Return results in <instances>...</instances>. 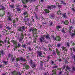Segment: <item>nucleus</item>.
Masks as SVG:
<instances>
[{
  "mask_svg": "<svg viewBox=\"0 0 75 75\" xmlns=\"http://www.w3.org/2000/svg\"><path fill=\"white\" fill-rule=\"evenodd\" d=\"M61 4H64V5H66V4L65 3V2L64 1H61Z\"/></svg>",
  "mask_w": 75,
  "mask_h": 75,
  "instance_id": "nucleus-23",
  "label": "nucleus"
},
{
  "mask_svg": "<svg viewBox=\"0 0 75 75\" xmlns=\"http://www.w3.org/2000/svg\"><path fill=\"white\" fill-rule=\"evenodd\" d=\"M56 28L57 29H58V31H59V29H60V30H61V27L59 26H56Z\"/></svg>",
  "mask_w": 75,
  "mask_h": 75,
  "instance_id": "nucleus-22",
  "label": "nucleus"
},
{
  "mask_svg": "<svg viewBox=\"0 0 75 75\" xmlns=\"http://www.w3.org/2000/svg\"><path fill=\"white\" fill-rule=\"evenodd\" d=\"M19 0L20 1V0ZM23 2H24L25 0L26 1V2L27 3V2L28 1V2L31 3V2H34V1H35L36 0H21Z\"/></svg>",
  "mask_w": 75,
  "mask_h": 75,
  "instance_id": "nucleus-5",
  "label": "nucleus"
},
{
  "mask_svg": "<svg viewBox=\"0 0 75 75\" xmlns=\"http://www.w3.org/2000/svg\"><path fill=\"white\" fill-rule=\"evenodd\" d=\"M58 61L60 62H61V61H62V60H61V59H59L58 58Z\"/></svg>",
  "mask_w": 75,
  "mask_h": 75,
  "instance_id": "nucleus-34",
  "label": "nucleus"
},
{
  "mask_svg": "<svg viewBox=\"0 0 75 75\" xmlns=\"http://www.w3.org/2000/svg\"><path fill=\"white\" fill-rule=\"evenodd\" d=\"M35 17L36 20H38V17L37 16V15L36 14H35Z\"/></svg>",
  "mask_w": 75,
  "mask_h": 75,
  "instance_id": "nucleus-32",
  "label": "nucleus"
},
{
  "mask_svg": "<svg viewBox=\"0 0 75 75\" xmlns=\"http://www.w3.org/2000/svg\"><path fill=\"white\" fill-rule=\"evenodd\" d=\"M62 71H60L59 72V74H62Z\"/></svg>",
  "mask_w": 75,
  "mask_h": 75,
  "instance_id": "nucleus-60",
  "label": "nucleus"
},
{
  "mask_svg": "<svg viewBox=\"0 0 75 75\" xmlns=\"http://www.w3.org/2000/svg\"><path fill=\"white\" fill-rule=\"evenodd\" d=\"M11 58H12V61H14V58H13V57H12Z\"/></svg>",
  "mask_w": 75,
  "mask_h": 75,
  "instance_id": "nucleus-49",
  "label": "nucleus"
},
{
  "mask_svg": "<svg viewBox=\"0 0 75 75\" xmlns=\"http://www.w3.org/2000/svg\"><path fill=\"white\" fill-rule=\"evenodd\" d=\"M71 44H73L74 45H75V44L74 43H73V42L72 41H71Z\"/></svg>",
  "mask_w": 75,
  "mask_h": 75,
  "instance_id": "nucleus-51",
  "label": "nucleus"
},
{
  "mask_svg": "<svg viewBox=\"0 0 75 75\" xmlns=\"http://www.w3.org/2000/svg\"><path fill=\"white\" fill-rule=\"evenodd\" d=\"M40 65L41 66H43V64H44V62L42 61H40Z\"/></svg>",
  "mask_w": 75,
  "mask_h": 75,
  "instance_id": "nucleus-30",
  "label": "nucleus"
},
{
  "mask_svg": "<svg viewBox=\"0 0 75 75\" xmlns=\"http://www.w3.org/2000/svg\"><path fill=\"white\" fill-rule=\"evenodd\" d=\"M4 54V52H3V50H1L0 52V57L1 56V55H2V56H3V55Z\"/></svg>",
  "mask_w": 75,
  "mask_h": 75,
  "instance_id": "nucleus-16",
  "label": "nucleus"
},
{
  "mask_svg": "<svg viewBox=\"0 0 75 75\" xmlns=\"http://www.w3.org/2000/svg\"><path fill=\"white\" fill-rule=\"evenodd\" d=\"M8 20H10V21H11V20H12L11 19L10 17H8Z\"/></svg>",
  "mask_w": 75,
  "mask_h": 75,
  "instance_id": "nucleus-36",
  "label": "nucleus"
},
{
  "mask_svg": "<svg viewBox=\"0 0 75 75\" xmlns=\"http://www.w3.org/2000/svg\"><path fill=\"white\" fill-rule=\"evenodd\" d=\"M52 24H53V23H52V22H50L49 24V26H52Z\"/></svg>",
  "mask_w": 75,
  "mask_h": 75,
  "instance_id": "nucleus-28",
  "label": "nucleus"
},
{
  "mask_svg": "<svg viewBox=\"0 0 75 75\" xmlns=\"http://www.w3.org/2000/svg\"><path fill=\"white\" fill-rule=\"evenodd\" d=\"M25 26H23L22 27H21L19 29V31H21V33H23V31H24V30H25Z\"/></svg>",
  "mask_w": 75,
  "mask_h": 75,
  "instance_id": "nucleus-3",
  "label": "nucleus"
},
{
  "mask_svg": "<svg viewBox=\"0 0 75 75\" xmlns=\"http://www.w3.org/2000/svg\"><path fill=\"white\" fill-rule=\"evenodd\" d=\"M57 6L58 7H59V8H61V5H59Z\"/></svg>",
  "mask_w": 75,
  "mask_h": 75,
  "instance_id": "nucleus-47",
  "label": "nucleus"
},
{
  "mask_svg": "<svg viewBox=\"0 0 75 75\" xmlns=\"http://www.w3.org/2000/svg\"><path fill=\"white\" fill-rule=\"evenodd\" d=\"M66 49V48L65 47H63V50H64Z\"/></svg>",
  "mask_w": 75,
  "mask_h": 75,
  "instance_id": "nucleus-55",
  "label": "nucleus"
},
{
  "mask_svg": "<svg viewBox=\"0 0 75 75\" xmlns=\"http://www.w3.org/2000/svg\"><path fill=\"white\" fill-rule=\"evenodd\" d=\"M53 39L56 41H59L61 40V38H60L59 36H57L56 38H53Z\"/></svg>",
  "mask_w": 75,
  "mask_h": 75,
  "instance_id": "nucleus-7",
  "label": "nucleus"
},
{
  "mask_svg": "<svg viewBox=\"0 0 75 75\" xmlns=\"http://www.w3.org/2000/svg\"><path fill=\"white\" fill-rule=\"evenodd\" d=\"M20 7L19 6H18L16 8V9H17V10L18 11H21V9L18 8V7Z\"/></svg>",
  "mask_w": 75,
  "mask_h": 75,
  "instance_id": "nucleus-19",
  "label": "nucleus"
},
{
  "mask_svg": "<svg viewBox=\"0 0 75 75\" xmlns=\"http://www.w3.org/2000/svg\"><path fill=\"white\" fill-rule=\"evenodd\" d=\"M3 62L4 63V64H7V62L4 61Z\"/></svg>",
  "mask_w": 75,
  "mask_h": 75,
  "instance_id": "nucleus-40",
  "label": "nucleus"
},
{
  "mask_svg": "<svg viewBox=\"0 0 75 75\" xmlns=\"http://www.w3.org/2000/svg\"><path fill=\"white\" fill-rule=\"evenodd\" d=\"M45 38L46 39H50V37L49 36V35H46L45 36Z\"/></svg>",
  "mask_w": 75,
  "mask_h": 75,
  "instance_id": "nucleus-20",
  "label": "nucleus"
},
{
  "mask_svg": "<svg viewBox=\"0 0 75 75\" xmlns=\"http://www.w3.org/2000/svg\"><path fill=\"white\" fill-rule=\"evenodd\" d=\"M2 65L1 64H0V68H1L2 67Z\"/></svg>",
  "mask_w": 75,
  "mask_h": 75,
  "instance_id": "nucleus-59",
  "label": "nucleus"
},
{
  "mask_svg": "<svg viewBox=\"0 0 75 75\" xmlns=\"http://www.w3.org/2000/svg\"><path fill=\"white\" fill-rule=\"evenodd\" d=\"M19 75H21V73H20V72H19Z\"/></svg>",
  "mask_w": 75,
  "mask_h": 75,
  "instance_id": "nucleus-62",
  "label": "nucleus"
},
{
  "mask_svg": "<svg viewBox=\"0 0 75 75\" xmlns=\"http://www.w3.org/2000/svg\"><path fill=\"white\" fill-rule=\"evenodd\" d=\"M34 63V62H33V60H30L29 61V63L30 64V65H31V64H32Z\"/></svg>",
  "mask_w": 75,
  "mask_h": 75,
  "instance_id": "nucleus-27",
  "label": "nucleus"
},
{
  "mask_svg": "<svg viewBox=\"0 0 75 75\" xmlns=\"http://www.w3.org/2000/svg\"><path fill=\"white\" fill-rule=\"evenodd\" d=\"M44 37H41V38H40L39 39V40L41 42V43H43L44 42Z\"/></svg>",
  "mask_w": 75,
  "mask_h": 75,
  "instance_id": "nucleus-8",
  "label": "nucleus"
},
{
  "mask_svg": "<svg viewBox=\"0 0 75 75\" xmlns=\"http://www.w3.org/2000/svg\"><path fill=\"white\" fill-rule=\"evenodd\" d=\"M47 7L48 9H45V13H50L49 10H51L53 8L55 9L56 8V6L55 5H48Z\"/></svg>",
  "mask_w": 75,
  "mask_h": 75,
  "instance_id": "nucleus-1",
  "label": "nucleus"
},
{
  "mask_svg": "<svg viewBox=\"0 0 75 75\" xmlns=\"http://www.w3.org/2000/svg\"><path fill=\"white\" fill-rule=\"evenodd\" d=\"M23 14L24 16H24V18H26V17H28V16H27L28 15V14L27 13V12L25 11L23 13Z\"/></svg>",
  "mask_w": 75,
  "mask_h": 75,
  "instance_id": "nucleus-10",
  "label": "nucleus"
},
{
  "mask_svg": "<svg viewBox=\"0 0 75 75\" xmlns=\"http://www.w3.org/2000/svg\"><path fill=\"white\" fill-rule=\"evenodd\" d=\"M71 57H74V54L72 52L71 54Z\"/></svg>",
  "mask_w": 75,
  "mask_h": 75,
  "instance_id": "nucleus-38",
  "label": "nucleus"
},
{
  "mask_svg": "<svg viewBox=\"0 0 75 75\" xmlns=\"http://www.w3.org/2000/svg\"><path fill=\"white\" fill-rule=\"evenodd\" d=\"M75 35V34L74 33H72L71 35V37H74V36Z\"/></svg>",
  "mask_w": 75,
  "mask_h": 75,
  "instance_id": "nucleus-37",
  "label": "nucleus"
},
{
  "mask_svg": "<svg viewBox=\"0 0 75 75\" xmlns=\"http://www.w3.org/2000/svg\"><path fill=\"white\" fill-rule=\"evenodd\" d=\"M61 44L59 43L57 44V47H58L59 48L61 47Z\"/></svg>",
  "mask_w": 75,
  "mask_h": 75,
  "instance_id": "nucleus-29",
  "label": "nucleus"
},
{
  "mask_svg": "<svg viewBox=\"0 0 75 75\" xmlns=\"http://www.w3.org/2000/svg\"><path fill=\"white\" fill-rule=\"evenodd\" d=\"M10 6L11 8H14V5H10Z\"/></svg>",
  "mask_w": 75,
  "mask_h": 75,
  "instance_id": "nucleus-35",
  "label": "nucleus"
},
{
  "mask_svg": "<svg viewBox=\"0 0 75 75\" xmlns=\"http://www.w3.org/2000/svg\"><path fill=\"white\" fill-rule=\"evenodd\" d=\"M25 68L26 69H30V66L28 65H26L25 66Z\"/></svg>",
  "mask_w": 75,
  "mask_h": 75,
  "instance_id": "nucleus-21",
  "label": "nucleus"
},
{
  "mask_svg": "<svg viewBox=\"0 0 75 75\" xmlns=\"http://www.w3.org/2000/svg\"><path fill=\"white\" fill-rule=\"evenodd\" d=\"M38 56H39V57H42V53L39 51L37 52Z\"/></svg>",
  "mask_w": 75,
  "mask_h": 75,
  "instance_id": "nucleus-12",
  "label": "nucleus"
},
{
  "mask_svg": "<svg viewBox=\"0 0 75 75\" xmlns=\"http://www.w3.org/2000/svg\"><path fill=\"white\" fill-rule=\"evenodd\" d=\"M73 1L74 3H75V0H73Z\"/></svg>",
  "mask_w": 75,
  "mask_h": 75,
  "instance_id": "nucleus-63",
  "label": "nucleus"
},
{
  "mask_svg": "<svg viewBox=\"0 0 75 75\" xmlns=\"http://www.w3.org/2000/svg\"><path fill=\"white\" fill-rule=\"evenodd\" d=\"M62 17H63V18H67V16L65 15L64 13H63L62 14Z\"/></svg>",
  "mask_w": 75,
  "mask_h": 75,
  "instance_id": "nucleus-18",
  "label": "nucleus"
},
{
  "mask_svg": "<svg viewBox=\"0 0 75 75\" xmlns=\"http://www.w3.org/2000/svg\"><path fill=\"white\" fill-rule=\"evenodd\" d=\"M37 31V29H36V28L33 29V28H32L30 29L29 30V32H30V33H31V31H32V33H33V34H36Z\"/></svg>",
  "mask_w": 75,
  "mask_h": 75,
  "instance_id": "nucleus-2",
  "label": "nucleus"
},
{
  "mask_svg": "<svg viewBox=\"0 0 75 75\" xmlns=\"http://www.w3.org/2000/svg\"><path fill=\"white\" fill-rule=\"evenodd\" d=\"M30 67L32 68H34L36 67V65L35 63H33L31 64H30Z\"/></svg>",
  "mask_w": 75,
  "mask_h": 75,
  "instance_id": "nucleus-9",
  "label": "nucleus"
},
{
  "mask_svg": "<svg viewBox=\"0 0 75 75\" xmlns=\"http://www.w3.org/2000/svg\"><path fill=\"white\" fill-rule=\"evenodd\" d=\"M23 46L24 48H25L26 47V46L25 45H23Z\"/></svg>",
  "mask_w": 75,
  "mask_h": 75,
  "instance_id": "nucleus-52",
  "label": "nucleus"
},
{
  "mask_svg": "<svg viewBox=\"0 0 75 75\" xmlns=\"http://www.w3.org/2000/svg\"><path fill=\"white\" fill-rule=\"evenodd\" d=\"M37 9H38V8H37V6H36L35 10H37Z\"/></svg>",
  "mask_w": 75,
  "mask_h": 75,
  "instance_id": "nucleus-57",
  "label": "nucleus"
},
{
  "mask_svg": "<svg viewBox=\"0 0 75 75\" xmlns=\"http://www.w3.org/2000/svg\"><path fill=\"white\" fill-rule=\"evenodd\" d=\"M56 52L57 55L59 56L60 55V52H59V50H58L57 49H56Z\"/></svg>",
  "mask_w": 75,
  "mask_h": 75,
  "instance_id": "nucleus-14",
  "label": "nucleus"
},
{
  "mask_svg": "<svg viewBox=\"0 0 75 75\" xmlns=\"http://www.w3.org/2000/svg\"><path fill=\"white\" fill-rule=\"evenodd\" d=\"M61 68H58L57 69V70H59V71H61Z\"/></svg>",
  "mask_w": 75,
  "mask_h": 75,
  "instance_id": "nucleus-48",
  "label": "nucleus"
},
{
  "mask_svg": "<svg viewBox=\"0 0 75 75\" xmlns=\"http://www.w3.org/2000/svg\"><path fill=\"white\" fill-rule=\"evenodd\" d=\"M20 45H20V44L18 43V47H20Z\"/></svg>",
  "mask_w": 75,
  "mask_h": 75,
  "instance_id": "nucleus-54",
  "label": "nucleus"
},
{
  "mask_svg": "<svg viewBox=\"0 0 75 75\" xmlns=\"http://www.w3.org/2000/svg\"><path fill=\"white\" fill-rule=\"evenodd\" d=\"M20 60L21 61L25 62L26 61V60L25 59H24L23 57H21L20 59L19 58H16L17 61H20Z\"/></svg>",
  "mask_w": 75,
  "mask_h": 75,
  "instance_id": "nucleus-4",
  "label": "nucleus"
},
{
  "mask_svg": "<svg viewBox=\"0 0 75 75\" xmlns=\"http://www.w3.org/2000/svg\"><path fill=\"white\" fill-rule=\"evenodd\" d=\"M61 32H62V33H64V34L66 33L65 31V29L64 28L62 29Z\"/></svg>",
  "mask_w": 75,
  "mask_h": 75,
  "instance_id": "nucleus-24",
  "label": "nucleus"
},
{
  "mask_svg": "<svg viewBox=\"0 0 75 75\" xmlns=\"http://www.w3.org/2000/svg\"><path fill=\"white\" fill-rule=\"evenodd\" d=\"M67 60H70V58H69V57H67Z\"/></svg>",
  "mask_w": 75,
  "mask_h": 75,
  "instance_id": "nucleus-50",
  "label": "nucleus"
},
{
  "mask_svg": "<svg viewBox=\"0 0 75 75\" xmlns=\"http://www.w3.org/2000/svg\"><path fill=\"white\" fill-rule=\"evenodd\" d=\"M27 6L26 5H24L23 6V7H24L25 8H26V7H27Z\"/></svg>",
  "mask_w": 75,
  "mask_h": 75,
  "instance_id": "nucleus-58",
  "label": "nucleus"
},
{
  "mask_svg": "<svg viewBox=\"0 0 75 75\" xmlns=\"http://www.w3.org/2000/svg\"><path fill=\"white\" fill-rule=\"evenodd\" d=\"M66 69H68V70L69 69V67H68V66H67L66 67Z\"/></svg>",
  "mask_w": 75,
  "mask_h": 75,
  "instance_id": "nucleus-46",
  "label": "nucleus"
},
{
  "mask_svg": "<svg viewBox=\"0 0 75 75\" xmlns=\"http://www.w3.org/2000/svg\"><path fill=\"white\" fill-rule=\"evenodd\" d=\"M28 48L29 49V51H31V50H32V49H33V48H31V47H29Z\"/></svg>",
  "mask_w": 75,
  "mask_h": 75,
  "instance_id": "nucleus-33",
  "label": "nucleus"
},
{
  "mask_svg": "<svg viewBox=\"0 0 75 75\" xmlns=\"http://www.w3.org/2000/svg\"><path fill=\"white\" fill-rule=\"evenodd\" d=\"M62 59H63V60H64V62H65V64H67L68 63V60H67V58H64V57H62Z\"/></svg>",
  "mask_w": 75,
  "mask_h": 75,
  "instance_id": "nucleus-6",
  "label": "nucleus"
},
{
  "mask_svg": "<svg viewBox=\"0 0 75 75\" xmlns=\"http://www.w3.org/2000/svg\"><path fill=\"white\" fill-rule=\"evenodd\" d=\"M71 10L73 11H75V9H74V8H71Z\"/></svg>",
  "mask_w": 75,
  "mask_h": 75,
  "instance_id": "nucleus-39",
  "label": "nucleus"
},
{
  "mask_svg": "<svg viewBox=\"0 0 75 75\" xmlns=\"http://www.w3.org/2000/svg\"><path fill=\"white\" fill-rule=\"evenodd\" d=\"M52 64H54V62H53V61H52Z\"/></svg>",
  "mask_w": 75,
  "mask_h": 75,
  "instance_id": "nucleus-61",
  "label": "nucleus"
},
{
  "mask_svg": "<svg viewBox=\"0 0 75 75\" xmlns=\"http://www.w3.org/2000/svg\"><path fill=\"white\" fill-rule=\"evenodd\" d=\"M63 69H65V67L64 66L63 67Z\"/></svg>",
  "mask_w": 75,
  "mask_h": 75,
  "instance_id": "nucleus-56",
  "label": "nucleus"
},
{
  "mask_svg": "<svg viewBox=\"0 0 75 75\" xmlns=\"http://www.w3.org/2000/svg\"><path fill=\"white\" fill-rule=\"evenodd\" d=\"M1 10H6V8L4 7L3 6L1 5Z\"/></svg>",
  "mask_w": 75,
  "mask_h": 75,
  "instance_id": "nucleus-17",
  "label": "nucleus"
},
{
  "mask_svg": "<svg viewBox=\"0 0 75 75\" xmlns=\"http://www.w3.org/2000/svg\"><path fill=\"white\" fill-rule=\"evenodd\" d=\"M60 13L61 11H60V10H59L58 11H57V14L58 15H59V14H60V16H61V13Z\"/></svg>",
  "mask_w": 75,
  "mask_h": 75,
  "instance_id": "nucleus-26",
  "label": "nucleus"
},
{
  "mask_svg": "<svg viewBox=\"0 0 75 75\" xmlns=\"http://www.w3.org/2000/svg\"><path fill=\"white\" fill-rule=\"evenodd\" d=\"M58 66H55L53 67V68H58Z\"/></svg>",
  "mask_w": 75,
  "mask_h": 75,
  "instance_id": "nucleus-42",
  "label": "nucleus"
},
{
  "mask_svg": "<svg viewBox=\"0 0 75 75\" xmlns=\"http://www.w3.org/2000/svg\"><path fill=\"white\" fill-rule=\"evenodd\" d=\"M27 45H30V44H31V43L30 42H29L27 43Z\"/></svg>",
  "mask_w": 75,
  "mask_h": 75,
  "instance_id": "nucleus-45",
  "label": "nucleus"
},
{
  "mask_svg": "<svg viewBox=\"0 0 75 75\" xmlns=\"http://www.w3.org/2000/svg\"><path fill=\"white\" fill-rule=\"evenodd\" d=\"M8 57H13V55L11 54H8Z\"/></svg>",
  "mask_w": 75,
  "mask_h": 75,
  "instance_id": "nucleus-43",
  "label": "nucleus"
},
{
  "mask_svg": "<svg viewBox=\"0 0 75 75\" xmlns=\"http://www.w3.org/2000/svg\"><path fill=\"white\" fill-rule=\"evenodd\" d=\"M6 28L8 29V30H11V28H10V27H9L8 26V27H6Z\"/></svg>",
  "mask_w": 75,
  "mask_h": 75,
  "instance_id": "nucleus-41",
  "label": "nucleus"
},
{
  "mask_svg": "<svg viewBox=\"0 0 75 75\" xmlns=\"http://www.w3.org/2000/svg\"><path fill=\"white\" fill-rule=\"evenodd\" d=\"M2 75H6V74H2Z\"/></svg>",
  "mask_w": 75,
  "mask_h": 75,
  "instance_id": "nucleus-64",
  "label": "nucleus"
},
{
  "mask_svg": "<svg viewBox=\"0 0 75 75\" xmlns=\"http://www.w3.org/2000/svg\"><path fill=\"white\" fill-rule=\"evenodd\" d=\"M12 72H11L12 74L13 75H18V72L17 71H12Z\"/></svg>",
  "mask_w": 75,
  "mask_h": 75,
  "instance_id": "nucleus-13",
  "label": "nucleus"
},
{
  "mask_svg": "<svg viewBox=\"0 0 75 75\" xmlns=\"http://www.w3.org/2000/svg\"><path fill=\"white\" fill-rule=\"evenodd\" d=\"M22 38H20L19 39V41H22Z\"/></svg>",
  "mask_w": 75,
  "mask_h": 75,
  "instance_id": "nucleus-44",
  "label": "nucleus"
},
{
  "mask_svg": "<svg viewBox=\"0 0 75 75\" xmlns=\"http://www.w3.org/2000/svg\"><path fill=\"white\" fill-rule=\"evenodd\" d=\"M62 23L65 24H66V25H68V21L67 20H65V21H62Z\"/></svg>",
  "mask_w": 75,
  "mask_h": 75,
  "instance_id": "nucleus-11",
  "label": "nucleus"
},
{
  "mask_svg": "<svg viewBox=\"0 0 75 75\" xmlns=\"http://www.w3.org/2000/svg\"><path fill=\"white\" fill-rule=\"evenodd\" d=\"M12 42H13V44H14V45H16V41H14V40H12Z\"/></svg>",
  "mask_w": 75,
  "mask_h": 75,
  "instance_id": "nucleus-31",
  "label": "nucleus"
},
{
  "mask_svg": "<svg viewBox=\"0 0 75 75\" xmlns=\"http://www.w3.org/2000/svg\"><path fill=\"white\" fill-rule=\"evenodd\" d=\"M73 69L74 70V71H75V67H73Z\"/></svg>",
  "mask_w": 75,
  "mask_h": 75,
  "instance_id": "nucleus-53",
  "label": "nucleus"
},
{
  "mask_svg": "<svg viewBox=\"0 0 75 75\" xmlns=\"http://www.w3.org/2000/svg\"><path fill=\"white\" fill-rule=\"evenodd\" d=\"M4 44V42L3 41H0V46H2V44Z\"/></svg>",
  "mask_w": 75,
  "mask_h": 75,
  "instance_id": "nucleus-25",
  "label": "nucleus"
},
{
  "mask_svg": "<svg viewBox=\"0 0 75 75\" xmlns=\"http://www.w3.org/2000/svg\"><path fill=\"white\" fill-rule=\"evenodd\" d=\"M66 46H67L68 47H70V44L69 42H67L65 43Z\"/></svg>",
  "mask_w": 75,
  "mask_h": 75,
  "instance_id": "nucleus-15",
  "label": "nucleus"
}]
</instances>
